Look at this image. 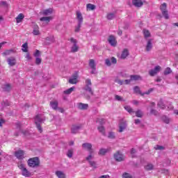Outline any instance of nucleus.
Wrapping results in <instances>:
<instances>
[{"instance_id": "f257e3e1", "label": "nucleus", "mask_w": 178, "mask_h": 178, "mask_svg": "<svg viewBox=\"0 0 178 178\" xmlns=\"http://www.w3.org/2000/svg\"><path fill=\"white\" fill-rule=\"evenodd\" d=\"M82 147L83 149H86V151H88L89 152V155L86 158V160L88 161L90 166L92 168H97V163L92 161L94 158V150H92V145L88 143H83L82 144Z\"/></svg>"}, {"instance_id": "f03ea898", "label": "nucleus", "mask_w": 178, "mask_h": 178, "mask_svg": "<svg viewBox=\"0 0 178 178\" xmlns=\"http://www.w3.org/2000/svg\"><path fill=\"white\" fill-rule=\"evenodd\" d=\"M44 120H45V119L44 118V116H42V115L41 114H38L35 117V123L40 133H42V128L41 127V123H42Z\"/></svg>"}, {"instance_id": "7ed1b4c3", "label": "nucleus", "mask_w": 178, "mask_h": 178, "mask_svg": "<svg viewBox=\"0 0 178 178\" xmlns=\"http://www.w3.org/2000/svg\"><path fill=\"white\" fill-rule=\"evenodd\" d=\"M28 165L30 168H37L40 166V159L38 157L31 158L28 160Z\"/></svg>"}, {"instance_id": "20e7f679", "label": "nucleus", "mask_w": 178, "mask_h": 178, "mask_svg": "<svg viewBox=\"0 0 178 178\" xmlns=\"http://www.w3.org/2000/svg\"><path fill=\"white\" fill-rule=\"evenodd\" d=\"M18 167L19 168L20 170H22V176H24L25 177H31V172L28 170L27 168L24 166V164L19 163L18 165Z\"/></svg>"}, {"instance_id": "39448f33", "label": "nucleus", "mask_w": 178, "mask_h": 178, "mask_svg": "<svg viewBox=\"0 0 178 178\" xmlns=\"http://www.w3.org/2000/svg\"><path fill=\"white\" fill-rule=\"evenodd\" d=\"M70 42L73 44V45L71 47V52H77L79 51V47L77 45V40L71 38L70 40Z\"/></svg>"}, {"instance_id": "423d86ee", "label": "nucleus", "mask_w": 178, "mask_h": 178, "mask_svg": "<svg viewBox=\"0 0 178 178\" xmlns=\"http://www.w3.org/2000/svg\"><path fill=\"white\" fill-rule=\"evenodd\" d=\"M113 156L114 159H115L117 162H122L124 161V155H123V154H122V152H120V151L115 152Z\"/></svg>"}, {"instance_id": "0eeeda50", "label": "nucleus", "mask_w": 178, "mask_h": 178, "mask_svg": "<svg viewBox=\"0 0 178 178\" xmlns=\"http://www.w3.org/2000/svg\"><path fill=\"white\" fill-rule=\"evenodd\" d=\"M161 66L159 65H156L154 69L150 70L149 71V76H151L152 77H153L154 76H155L156 74H158V73H159V72H161Z\"/></svg>"}, {"instance_id": "6e6552de", "label": "nucleus", "mask_w": 178, "mask_h": 178, "mask_svg": "<svg viewBox=\"0 0 178 178\" xmlns=\"http://www.w3.org/2000/svg\"><path fill=\"white\" fill-rule=\"evenodd\" d=\"M15 155L17 157V159L22 160V159H24L25 153L24 150L19 149L15 151Z\"/></svg>"}, {"instance_id": "1a4fd4ad", "label": "nucleus", "mask_w": 178, "mask_h": 178, "mask_svg": "<svg viewBox=\"0 0 178 178\" xmlns=\"http://www.w3.org/2000/svg\"><path fill=\"white\" fill-rule=\"evenodd\" d=\"M108 41L111 47H116V38H115V36H113V35H111L108 37Z\"/></svg>"}, {"instance_id": "9d476101", "label": "nucleus", "mask_w": 178, "mask_h": 178, "mask_svg": "<svg viewBox=\"0 0 178 178\" xmlns=\"http://www.w3.org/2000/svg\"><path fill=\"white\" fill-rule=\"evenodd\" d=\"M132 4L136 8H141V6H143V5H144V3H143V1H141V0H133Z\"/></svg>"}, {"instance_id": "9b49d317", "label": "nucleus", "mask_w": 178, "mask_h": 178, "mask_svg": "<svg viewBox=\"0 0 178 178\" xmlns=\"http://www.w3.org/2000/svg\"><path fill=\"white\" fill-rule=\"evenodd\" d=\"M80 129H81V125H73L71 129V133H72V134H76L79 133Z\"/></svg>"}, {"instance_id": "f8f14e48", "label": "nucleus", "mask_w": 178, "mask_h": 178, "mask_svg": "<svg viewBox=\"0 0 178 178\" xmlns=\"http://www.w3.org/2000/svg\"><path fill=\"white\" fill-rule=\"evenodd\" d=\"M76 19L78 20V24H83V15H81V12L80 11H76Z\"/></svg>"}, {"instance_id": "ddd939ff", "label": "nucleus", "mask_w": 178, "mask_h": 178, "mask_svg": "<svg viewBox=\"0 0 178 178\" xmlns=\"http://www.w3.org/2000/svg\"><path fill=\"white\" fill-rule=\"evenodd\" d=\"M9 66H15L16 65V58L15 57H10L7 59Z\"/></svg>"}, {"instance_id": "4468645a", "label": "nucleus", "mask_w": 178, "mask_h": 178, "mask_svg": "<svg viewBox=\"0 0 178 178\" xmlns=\"http://www.w3.org/2000/svg\"><path fill=\"white\" fill-rule=\"evenodd\" d=\"M40 15H42L43 16H49V15H52V8H48L41 11Z\"/></svg>"}, {"instance_id": "2eb2a0df", "label": "nucleus", "mask_w": 178, "mask_h": 178, "mask_svg": "<svg viewBox=\"0 0 178 178\" xmlns=\"http://www.w3.org/2000/svg\"><path fill=\"white\" fill-rule=\"evenodd\" d=\"M77 74L72 75V78L69 79L70 84H77Z\"/></svg>"}, {"instance_id": "dca6fc26", "label": "nucleus", "mask_w": 178, "mask_h": 178, "mask_svg": "<svg viewBox=\"0 0 178 178\" xmlns=\"http://www.w3.org/2000/svg\"><path fill=\"white\" fill-rule=\"evenodd\" d=\"M33 29V31L32 33L33 35H40V27H38V25L34 24Z\"/></svg>"}, {"instance_id": "f3484780", "label": "nucleus", "mask_w": 178, "mask_h": 178, "mask_svg": "<svg viewBox=\"0 0 178 178\" xmlns=\"http://www.w3.org/2000/svg\"><path fill=\"white\" fill-rule=\"evenodd\" d=\"M77 106L78 108L81 109V111H86L88 109V104H87L78 103Z\"/></svg>"}, {"instance_id": "a211bd4d", "label": "nucleus", "mask_w": 178, "mask_h": 178, "mask_svg": "<svg viewBox=\"0 0 178 178\" xmlns=\"http://www.w3.org/2000/svg\"><path fill=\"white\" fill-rule=\"evenodd\" d=\"M58 104H59V103L56 100L50 102V106L54 111H56L58 109Z\"/></svg>"}, {"instance_id": "6ab92c4d", "label": "nucleus", "mask_w": 178, "mask_h": 178, "mask_svg": "<svg viewBox=\"0 0 178 178\" xmlns=\"http://www.w3.org/2000/svg\"><path fill=\"white\" fill-rule=\"evenodd\" d=\"M152 49V39H149L146 45V51H149Z\"/></svg>"}, {"instance_id": "aec40b11", "label": "nucleus", "mask_w": 178, "mask_h": 178, "mask_svg": "<svg viewBox=\"0 0 178 178\" xmlns=\"http://www.w3.org/2000/svg\"><path fill=\"white\" fill-rule=\"evenodd\" d=\"M161 120L163 122V123H165V124H169L172 120L170 118H169V117L166 115H163L161 117Z\"/></svg>"}, {"instance_id": "412c9836", "label": "nucleus", "mask_w": 178, "mask_h": 178, "mask_svg": "<svg viewBox=\"0 0 178 178\" xmlns=\"http://www.w3.org/2000/svg\"><path fill=\"white\" fill-rule=\"evenodd\" d=\"M127 56H129V50L127 49H124L122 51V53L121 54L120 58L121 59H126Z\"/></svg>"}, {"instance_id": "4be33fe9", "label": "nucleus", "mask_w": 178, "mask_h": 178, "mask_svg": "<svg viewBox=\"0 0 178 178\" xmlns=\"http://www.w3.org/2000/svg\"><path fill=\"white\" fill-rule=\"evenodd\" d=\"M127 126V124L123 122H121L120 124V129H119V132L120 133H122L123 131V130H124L126 129V127Z\"/></svg>"}, {"instance_id": "5701e85b", "label": "nucleus", "mask_w": 178, "mask_h": 178, "mask_svg": "<svg viewBox=\"0 0 178 178\" xmlns=\"http://www.w3.org/2000/svg\"><path fill=\"white\" fill-rule=\"evenodd\" d=\"M23 19H24V15H23L22 13H20L17 15V17H16V22L17 23H21L22 20H23Z\"/></svg>"}, {"instance_id": "b1692460", "label": "nucleus", "mask_w": 178, "mask_h": 178, "mask_svg": "<svg viewBox=\"0 0 178 178\" xmlns=\"http://www.w3.org/2000/svg\"><path fill=\"white\" fill-rule=\"evenodd\" d=\"M40 22H47L49 23L52 20V17H42L40 19Z\"/></svg>"}, {"instance_id": "393cba45", "label": "nucleus", "mask_w": 178, "mask_h": 178, "mask_svg": "<svg viewBox=\"0 0 178 178\" xmlns=\"http://www.w3.org/2000/svg\"><path fill=\"white\" fill-rule=\"evenodd\" d=\"M84 90L85 91H87L88 92H89L90 95H93L94 92H92V88H91V86L85 85Z\"/></svg>"}, {"instance_id": "a878e982", "label": "nucleus", "mask_w": 178, "mask_h": 178, "mask_svg": "<svg viewBox=\"0 0 178 178\" xmlns=\"http://www.w3.org/2000/svg\"><path fill=\"white\" fill-rule=\"evenodd\" d=\"M109 152V149H104L102 148L99 149V155H105L106 153H108Z\"/></svg>"}, {"instance_id": "bb28decb", "label": "nucleus", "mask_w": 178, "mask_h": 178, "mask_svg": "<svg viewBox=\"0 0 178 178\" xmlns=\"http://www.w3.org/2000/svg\"><path fill=\"white\" fill-rule=\"evenodd\" d=\"M89 66L91 69H95V67H97V65H95V60H94V59H90L89 60Z\"/></svg>"}, {"instance_id": "cd10ccee", "label": "nucleus", "mask_w": 178, "mask_h": 178, "mask_svg": "<svg viewBox=\"0 0 178 178\" xmlns=\"http://www.w3.org/2000/svg\"><path fill=\"white\" fill-rule=\"evenodd\" d=\"M15 52V50L10 49V50H6L3 54V56H8L10 55L11 54H13Z\"/></svg>"}, {"instance_id": "c85d7f7f", "label": "nucleus", "mask_w": 178, "mask_h": 178, "mask_svg": "<svg viewBox=\"0 0 178 178\" xmlns=\"http://www.w3.org/2000/svg\"><path fill=\"white\" fill-rule=\"evenodd\" d=\"M56 175L58 178H65L66 177V175L62 171L56 172Z\"/></svg>"}, {"instance_id": "c756f323", "label": "nucleus", "mask_w": 178, "mask_h": 178, "mask_svg": "<svg viewBox=\"0 0 178 178\" xmlns=\"http://www.w3.org/2000/svg\"><path fill=\"white\" fill-rule=\"evenodd\" d=\"M145 170L149 171L154 170V165L152 163H147L146 165H145Z\"/></svg>"}, {"instance_id": "7c9ffc66", "label": "nucleus", "mask_w": 178, "mask_h": 178, "mask_svg": "<svg viewBox=\"0 0 178 178\" xmlns=\"http://www.w3.org/2000/svg\"><path fill=\"white\" fill-rule=\"evenodd\" d=\"M97 130L99 133L102 134V136H106L105 127H104L103 126H99L97 127Z\"/></svg>"}, {"instance_id": "2f4dec72", "label": "nucleus", "mask_w": 178, "mask_h": 178, "mask_svg": "<svg viewBox=\"0 0 178 178\" xmlns=\"http://www.w3.org/2000/svg\"><path fill=\"white\" fill-rule=\"evenodd\" d=\"M114 81L115 83H117L118 84H119L120 86H123V84H124V81H122L119 79V77L116 76L114 79Z\"/></svg>"}, {"instance_id": "473e14b6", "label": "nucleus", "mask_w": 178, "mask_h": 178, "mask_svg": "<svg viewBox=\"0 0 178 178\" xmlns=\"http://www.w3.org/2000/svg\"><path fill=\"white\" fill-rule=\"evenodd\" d=\"M86 9H87V10H95V5L88 3L86 6Z\"/></svg>"}, {"instance_id": "72a5a7b5", "label": "nucleus", "mask_w": 178, "mask_h": 178, "mask_svg": "<svg viewBox=\"0 0 178 178\" xmlns=\"http://www.w3.org/2000/svg\"><path fill=\"white\" fill-rule=\"evenodd\" d=\"M143 34H144L145 38H148L151 37V33H149V31L147 29H143Z\"/></svg>"}, {"instance_id": "f704fd0d", "label": "nucleus", "mask_w": 178, "mask_h": 178, "mask_svg": "<svg viewBox=\"0 0 178 178\" xmlns=\"http://www.w3.org/2000/svg\"><path fill=\"white\" fill-rule=\"evenodd\" d=\"M74 91V87L70 88L69 89L64 91V94H66L67 95H69L72 94Z\"/></svg>"}, {"instance_id": "c9c22d12", "label": "nucleus", "mask_w": 178, "mask_h": 178, "mask_svg": "<svg viewBox=\"0 0 178 178\" xmlns=\"http://www.w3.org/2000/svg\"><path fill=\"white\" fill-rule=\"evenodd\" d=\"M170 73H172V69H170V67H169L165 68L163 72L164 76H168V74H170Z\"/></svg>"}, {"instance_id": "e433bc0d", "label": "nucleus", "mask_w": 178, "mask_h": 178, "mask_svg": "<svg viewBox=\"0 0 178 178\" xmlns=\"http://www.w3.org/2000/svg\"><path fill=\"white\" fill-rule=\"evenodd\" d=\"M131 80L133 81L137 80H141V76L140 75H131Z\"/></svg>"}, {"instance_id": "4c0bfd02", "label": "nucleus", "mask_w": 178, "mask_h": 178, "mask_svg": "<svg viewBox=\"0 0 178 178\" xmlns=\"http://www.w3.org/2000/svg\"><path fill=\"white\" fill-rule=\"evenodd\" d=\"M124 109H125V111L129 112V113H134V110H133V108H131V107H130V106H125Z\"/></svg>"}, {"instance_id": "58836bf2", "label": "nucleus", "mask_w": 178, "mask_h": 178, "mask_svg": "<svg viewBox=\"0 0 178 178\" xmlns=\"http://www.w3.org/2000/svg\"><path fill=\"white\" fill-rule=\"evenodd\" d=\"M158 106L161 109H165V104H163V100L162 99L159 100V102H158Z\"/></svg>"}, {"instance_id": "ea45409f", "label": "nucleus", "mask_w": 178, "mask_h": 178, "mask_svg": "<svg viewBox=\"0 0 178 178\" xmlns=\"http://www.w3.org/2000/svg\"><path fill=\"white\" fill-rule=\"evenodd\" d=\"M115 16L116 15H115V13H108L106 17L108 20H112L113 19H115Z\"/></svg>"}, {"instance_id": "a19ab883", "label": "nucleus", "mask_w": 178, "mask_h": 178, "mask_svg": "<svg viewBox=\"0 0 178 178\" xmlns=\"http://www.w3.org/2000/svg\"><path fill=\"white\" fill-rule=\"evenodd\" d=\"M11 88H12L10 87V84H6V85L3 86V90L4 91H10Z\"/></svg>"}, {"instance_id": "79ce46f5", "label": "nucleus", "mask_w": 178, "mask_h": 178, "mask_svg": "<svg viewBox=\"0 0 178 178\" xmlns=\"http://www.w3.org/2000/svg\"><path fill=\"white\" fill-rule=\"evenodd\" d=\"M73 152H74L73 149H68V151L67 152V156H68V158H72Z\"/></svg>"}, {"instance_id": "37998d69", "label": "nucleus", "mask_w": 178, "mask_h": 178, "mask_svg": "<svg viewBox=\"0 0 178 178\" xmlns=\"http://www.w3.org/2000/svg\"><path fill=\"white\" fill-rule=\"evenodd\" d=\"M136 113V116L137 118H143V111H141V110H138L137 111L135 112Z\"/></svg>"}, {"instance_id": "c03bdc74", "label": "nucleus", "mask_w": 178, "mask_h": 178, "mask_svg": "<svg viewBox=\"0 0 178 178\" xmlns=\"http://www.w3.org/2000/svg\"><path fill=\"white\" fill-rule=\"evenodd\" d=\"M115 101H120V102L124 101V99H123V97L118 95H115Z\"/></svg>"}, {"instance_id": "a18cd8bd", "label": "nucleus", "mask_w": 178, "mask_h": 178, "mask_svg": "<svg viewBox=\"0 0 178 178\" xmlns=\"http://www.w3.org/2000/svg\"><path fill=\"white\" fill-rule=\"evenodd\" d=\"M33 56L35 58H40V56H41V52L40 51V50L36 49L35 52L33 54Z\"/></svg>"}, {"instance_id": "49530a36", "label": "nucleus", "mask_w": 178, "mask_h": 178, "mask_svg": "<svg viewBox=\"0 0 178 178\" xmlns=\"http://www.w3.org/2000/svg\"><path fill=\"white\" fill-rule=\"evenodd\" d=\"M161 13L165 19H169V14L168 13V10H165V11H161Z\"/></svg>"}, {"instance_id": "de8ad7c7", "label": "nucleus", "mask_w": 178, "mask_h": 178, "mask_svg": "<svg viewBox=\"0 0 178 178\" xmlns=\"http://www.w3.org/2000/svg\"><path fill=\"white\" fill-rule=\"evenodd\" d=\"M29 48V47L27 46V43L26 42V43H24V44H22V51H23V52H27V51H28V49Z\"/></svg>"}, {"instance_id": "09e8293b", "label": "nucleus", "mask_w": 178, "mask_h": 178, "mask_svg": "<svg viewBox=\"0 0 178 178\" xmlns=\"http://www.w3.org/2000/svg\"><path fill=\"white\" fill-rule=\"evenodd\" d=\"M166 3H163V4H161V6H160L161 12L166 10Z\"/></svg>"}, {"instance_id": "8fccbe9b", "label": "nucleus", "mask_w": 178, "mask_h": 178, "mask_svg": "<svg viewBox=\"0 0 178 178\" xmlns=\"http://www.w3.org/2000/svg\"><path fill=\"white\" fill-rule=\"evenodd\" d=\"M134 92H136V94H141V91L140 90V88L138 86H135L134 88Z\"/></svg>"}, {"instance_id": "3c124183", "label": "nucleus", "mask_w": 178, "mask_h": 178, "mask_svg": "<svg viewBox=\"0 0 178 178\" xmlns=\"http://www.w3.org/2000/svg\"><path fill=\"white\" fill-rule=\"evenodd\" d=\"M85 83H86L85 86H90V87L91 86H92V83H91V79H87Z\"/></svg>"}, {"instance_id": "603ef678", "label": "nucleus", "mask_w": 178, "mask_h": 178, "mask_svg": "<svg viewBox=\"0 0 178 178\" xmlns=\"http://www.w3.org/2000/svg\"><path fill=\"white\" fill-rule=\"evenodd\" d=\"M82 24H78V25L75 27V33H79L80 31V29H81Z\"/></svg>"}, {"instance_id": "864d4df0", "label": "nucleus", "mask_w": 178, "mask_h": 178, "mask_svg": "<svg viewBox=\"0 0 178 178\" xmlns=\"http://www.w3.org/2000/svg\"><path fill=\"white\" fill-rule=\"evenodd\" d=\"M42 61V60L41 59V58L36 57V59H35V64L36 65H41Z\"/></svg>"}, {"instance_id": "5fc2aeb1", "label": "nucleus", "mask_w": 178, "mask_h": 178, "mask_svg": "<svg viewBox=\"0 0 178 178\" xmlns=\"http://www.w3.org/2000/svg\"><path fill=\"white\" fill-rule=\"evenodd\" d=\"M122 177L123 178H133V177H131V175L127 172L124 173L122 175Z\"/></svg>"}, {"instance_id": "6e6d98bb", "label": "nucleus", "mask_w": 178, "mask_h": 178, "mask_svg": "<svg viewBox=\"0 0 178 178\" xmlns=\"http://www.w3.org/2000/svg\"><path fill=\"white\" fill-rule=\"evenodd\" d=\"M151 115H154V116H156L158 115V111L155 109H152L150 111Z\"/></svg>"}, {"instance_id": "4d7b16f0", "label": "nucleus", "mask_w": 178, "mask_h": 178, "mask_svg": "<svg viewBox=\"0 0 178 178\" xmlns=\"http://www.w3.org/2000/svg\"><path fill=\"white\" fill-rule=\"evenodd\" d=\"M108 137L109 138H111V139L115 138V133H113V132H109Z\"/></svg>"}, {"instance_id": "13d9d810", "label": "nucleus", "mask_w": 178, "mask_h": 178, "mask_svg": "<svg viewBox=\"0 0 178 178\" xmlns=\"http://www.w3.org/2000/svg\"><path fill=\"white\" fill-rule=\"evenodd\" d=\"M1 105H3V106H9L10 103L8 101H5L1 103Z\"/></svg>"}, {"instance_id": "bf43d9fd", "label": "nucleus", "mask_w": 178, "mask_h": 178, "mask_svg": "<svg viewBox=\"0 0 178 178\" xmlns=\"http://www.w3.org/2000/svg\"><path fill=\"white\" fill-rule=\"evenodd\" d=\"M136 152H137L136 151V149L132 148V149H131V154L132 155V158H134V154H136Z\"/></svg>"}, {"instance_id": "052dcab7", "label": "nucleus", "mask_w": 178, "mask_h": 178, "mask_svg": "<svg viewBox=\"0 0 178 178\" xmlns=\"http://www.w3.org/2000/svg\"><path fill=\"white\" fill-rule=\"evenodd\" d=\"M153 91H154V88H150L148 90V91L145 92L144 94H145L146 95H148L151 94V92H152Z\"/></svg>"}, {"instance_id": "680f3d73", "label": "nucleus", "mask_w": 178, "mask_h": 178, "mask_svg": "<svg viewBox=\"0 0 178 178\" xmlns=\"http://www.w3.org/2000/svg\"><path fill=\"white\" fill-rule=\"evenodd\" d=\"M91 74H97V67L92 68Z\"/></svg>"}, {"instance_id": "e2e57ef3", "label": "nucleus", "mask_w": 178, "mask_h": 178, "mask_svg": "<svg viewBox=\"0 0 178 178\" xmlns=\"http://www.w3.org/2000/svg\"><path fill=\"white\" fill-rule=\"evenodd\" d=\"M155 149L162 150V149H165V147H163V146L157 145V146L155 147Z\"/></svg>"}, {"instance_id": "0e129e2a", "label": "nucleus", "mask_w": 178, "mask_h": 178, "mask_svg": "<svg viewBox=\"0 0 178 178\" xmlns=\"http://www.w3.org/2000/svg\"><path fill=\"white\" fill-rule=\"evenodd\" d=\"M161 173H163L164 175H168L169 170H166V169H163V170H161Z\"/></svg>"}, {"instance_id": "69168bd1", "label": "nucleus", "mask_w": 178, "mask_h": 178, "mask_svg": "<svg viewBox=\"0 0 178 178\" xmlns=\"http://www.w3.org/2000/svg\"><path fill=\"white\" fill-rule=\"evenodd\" d=\"M16 127L18 129V130H20V128L22 127V124L20 122L16 123Z\"/></svg>"}, {"instance_id": "338daca9", "label": "nucleus", "mask_w": 178, "mask_h": 178, "mask_svg": "<svg viewBox=\"0 0 178 178\" xmlns=\"http://www.w3.org/2000/svg\"><path fill=\"white\" fill-rule=\"evenodd\" d=\"M131 78L130 79H127L124 81V84H130L131 83Z\"/></svg>"}, {"instance_id": "774afa93", "label": "nucleus", "mask_w": 178, "mask_h": 178, "mask_svg": "<svg viewBox=\"0 0 178 178\" xmlns=\"http://www.w3.org/2000/svg\"><path fill=\"white\" fill-rule=\"evenodd\" d=\"M105 63L107 66H111V60L109 59H106Z\"/></svg>"}]
</instances>
